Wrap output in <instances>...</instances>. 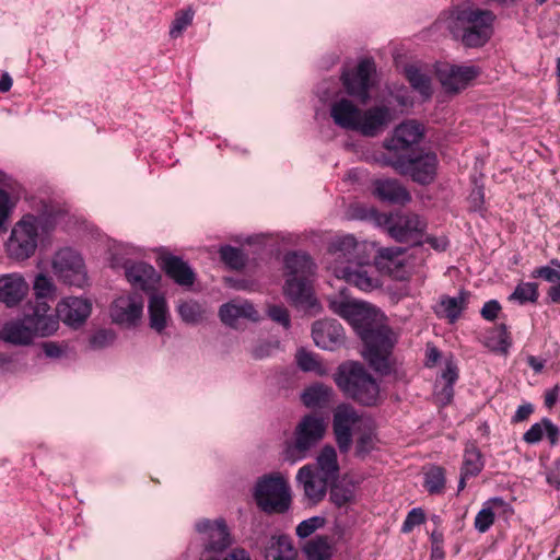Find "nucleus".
Instances as JSON below:
<instances>
[{"instance_id": "f257e3e1", "label": "nucleus", "mask_w": 560, "mask_h": 560, "mask_svg": "<svg viewBox=\"0 0 560 560\" xmlns=\"http://www.w3.org/2000/svg\"><path fill=\"white\" fill-rule=\"evenodd\" d=\"M332 311L347 319L363 340L365 350L363 357L378 373L386 375L390 372L388 358L396 343L393 330L375 320L376 311L370 304L355 300H334Z\"/></svg>"}, {"instance_id": "f03ea898", "label": "nucleus", "mask_w": 560, "mask_h": 560, "mask_svg": "<svg viewBox=\"0 0 560 560\" xmlns=\"http://www.w3.org/2000/svg\"><path fill=\"white\" fill-rule=\"evenodd\" d=\"M60 211L51 205H43L38 214H24L12 228L5 250L10 258L25 260L34 255L39 233L52 231L60 218Z\"/></svg>"}, {"instance_id": "7ed1b4c3", "label": "nucleus", "mask_w": 560, "mask_h": 560, "mask_svg": "<svg viewBox=\"0 0 560 560\" xmlns=\"http://www.w3.org/2000/svg\"><path fill=\"white\" fill-rule=\"evenodd\" d=\"M495 15L490 10L458 5L451 11L447 27L468 48L486 45L493 33Z\"/></svg>"}, {"instance_id": "20e7f679", "label": "nucleus", "mask_w": 560, "mask_h": 560, "mask_svg": "<svg viewBox=\"0 0 560 560\" xmlns=\"http://www.w3.org/2000/svg\"><path fill=\"white\" fill-rule=\"evenodd\" d=\"M50 306L45 302L32 306L31 313L7 322L0 330V339L15 346L30 345L35 337H47L57 331L59 322L49 313Z\"/></svg>"}, {"instance_id": "39448f33", "label": "nucleus", "mask_w": 560, "mask_h": 560, "mask_svg": "<svg viewBox=\"0 0 560 560\" xmlns=\"http://www.w3.org/2000/svg\"><path fill=\"white\" fill-rule=\"evenodd\" d=\"M334 381L345 396L362 406L373 407L380 401L378 383L358 361L341 363L334 374Z\"/></svg>"}, {"instance_id": "423d86ee", "label": "nucleus", "mask_w": 560, "mask_h": 560, "mask_svg": "<svg viewBox=\"0 0 560 560\" xmlns=\"http://www.w3.org/2000/svg\"><path fill=\"white\" fill-rule=\"evenodd\" d=\"M376 161L382 166L393 167L400 175L410 176L420 185H429L435 179L439 163L434 152H425L413 158L380 155Z\"/></svg>"}, {"instance_id": "0eeeda50", "label": "nucleus", "mask_w": 560, "mask_h": 560, "mask_svg": "<svg viewBox=\"0 0 560 560\" xmlns=\"http://www.w3.org/2000/svg\"><path fill=\"white\" fill-rule=\"evenodd\" d=\"M254 498L258 508L268 514H282L290 509L288 481L280 474L265 475L257 480Z\"/></svg>"}, {"instance_id": "6e6552de", "label": "nucleus", "mask_w": 560, "mask_h": 560, "mask_svg": "<svg viewBox=\"0 0 560 560\" xmlns=\"http://www.w3.org/2000/svg\"><path fill=\"white\" fill-rule=\"evenodd\" d=\"M326 425L323 418L315 415H306L302 418L294 431V441L287 445L284 459L295 463L305 458L324 436Z\"/></svg>"}, {"instance_id": "1a4fd4ad", "label": "nucleus", "mask_w": 560, "mask_h": 560, "mask_svg": "<svg viewBox=\"0 0 560 560\" xmlns=\"http://www.w3.org/2000/svg\"><path fill=\"white\" fill-rule=\"evenodd\" d=\"M365 243H360L353 235L337 236L330 241L326 253L327 268L334 272V267L364 265Z\"/></svg>"}, {"instance_id": "9d476101", "label": "nucleus", "mask_w": 560, "mask_h": 560, "mask_svg": "<svg viewBox=\"0 0 560 560\" xmlns=\"http://www.w3.org/2000/svg\"><path fill=\"white\" fill-rule=\"evenodd\" d=\"M389 235L397 242H411L422 244L421 237L427 229V221L417 213L399 212L392 214L387 220Z\"/></svg>"}, {"instance_id": "9b49d317", "label": "nucleus", "mask_w": 560, "mask_h": 560, "mask_svg": "<svg viewBox=\"0 0 560 560\" xmlns=\"http://www.w3.org/2000/svg\"><path fill=\"white\" fill-rule=\"evenodd\" d=\"M423 137V127L416 120H407L397 126L390 138L384 141L387 153L382 155L397 156L406 155L413 144H417Z\"/></svg>"}, {"instance_id": "f8f14e48", "label": "nucleus", "mask_w": 560, "mask_h": 560, "mask_svg": "<svg viewBox=\"0 0 560 560\" xmlns=\"http://www.w3.org/2000/svg\"><path fill=\"white\" fill-rule=\"evenodd\" d=\"M375 72V63L372 59H362L357 71H346L341 75V80L347 93L357 97L362 104L370 98V77Z\"/></svg>"}, {"instance_id": "ddd939ff", "label": "nucleus", "mask_w": 560, "mask_h": 560, "mask_svg": "<svg viewBox=\"0 0 560 560\" xmlns=\"http://www.w3.org/2000/svg\"><path fill=\"white\" fill-rule=\"evenodd\" d=\"M479 74L474 66L443 65L436 69V77L442 88L448 93H458Z\"/></svg>"}, {"instance_id": "4468645a", "label": "nucleus", "mask_w": 560, "mask_h": 560, "mask_svg": "<svg viewBox=\"0 0 560 560\" xmlns=\"http://www.w3.org/2000/svg\"><path fill=\"white\" fill-rule=\"evenodd\" d=\"M357 410L348 405H339L334 412L332 429L341 453H347L352 444V427L360 421Z\"/></svg>"}, {"instance_id": "2eb2a0df", "label": "nucleus", "mask_w": 560, "mask_h": 560, "mask_svg": "<svg viewBox=\"0 0 560 560\" xmlns=\"http://www.w3.org/2000/svg\"><path fill=\"white\" fill-rule=\"evenodd\" d=\"M143 312V300L141 296L122 295L114 300L110 305V317L114 323L120 325H135Z\"/></svg>"}, {"instance_id": "dca6fc26", "label": "nucleus", "mask_w": 560, "mask_h": 560, "mask_svg": "<svg viewBox=\"0 0 560 560\" xmlns=\"http://www.w3.org/2000/svg\"><path fill=\"white\" fill-rule=\"evenodd\" d=\"M393 121L390 108L385 105L362 110L357 131L365 137H375L383 132Z\"/></svg>"}, {"instance_id": "f3484780", "label": "nucleus", "mask_w": 560, "mask_h": 560, "mask_svg": "<svg viewBox=\"0 0 560 560\" xmlns=\"http://www.w3.org/2000/svg\"><path fill=\"white\" fill-rule=\"evenodd\" d=\"M312 336L317 347L335 350L345 342V331L336 319H322L314 323Z\"/></svg>"}, {"instance_id": "a211bd4d", "label": "nucleus", "mask_w": 560, "mask_h": 560, "mask_svg": "<svg viewBox=\"0 0 560 560\" xmlns=\"http://www.w3.org/2000/svg\"><path fill=\"white\" fill-rule=\"evenodd\" d=\"M296 481L302 486L305 497L317 503L322 501L326 494L327 487L334 481L315 471L311 465H305L299 469Z\"/></svg>"}, {"instance_id": "6ab92c4d", "label": "nucleus", "mask_w": 560, "mask_h": 560, "mask_svg": "<svg viewBox=\"0 0 560 560\" xmlns=\"http://www.w3.org/2000/svg\"><path fill=\"white\" fill-rule=\"evenodd\" d=\"M28 283L20 273H8L0 277V302L7 307H14L27 295Z\"/></svg>"}, {"instance_id": "aec40b11", "label": "nucleus", "mask_w": 560, "mask_h": 560, "mask_svg": "<svg viewBox=\"0 0 560 560\" xmlns=\"http://www.w3.org/2000/svg\"><path fill=\"white\" fill-rule=\"evenodd\" d=\"M355 266V269L352 266L334 267V275L364 292L380 288L381 282L377 277L371 275L368 269L363 268V265Z\"/></svg>"}, {"instance_id": "412c9836", "label": "nucleus", "mask_w": 560, "mask_h": 560, "mask_svg": "<svg viewBox=\"0 0 560 560\" xmlns=\"http://www.w3.org/2000/svg\"><path fill=\"white\" fill-rule=\"evenodd\" d=\"M312 278H287L283 292L287 299L296 307L311 308L315 306L311 285Z\"/></svg>"}, {"instance_id": "4be33fe9", "label": "nucleus", "mask_w": 560, "mask_h": 560, "mask_svg": "<svg viewBox=\"0 0 560 560\" xmlns=\"http://www.w3.org/2000/svg\"><path fill=\"white\" fill-rule=\"evenodd\" d=\"M160 267L168 278L180 287H191L196 280L192 269L178 256L171 254L162 256Z\"/></svg>"}, {"instance_id": "5701e85b", "label": "nucleus", "mask_w": 560, "mask_h": 560, "mask_svg": "<svg viewBox=\"0 0 560 560\" xmlns=\"http://www.w3.org/2000/svg\"><path fill=\"white\" fill-rule=\"evenodd\" d=\"M373 194L382 201L394 205H406L411 201V195L397 179L382 178L373 182Z\"/></svg>"}, {"instance_id": "b1692460", "label": "nucleus", "mask_w": 560, "mask_h": 560, "mask_svg": "<svg viewBox=\"0 0 560 560\" xmlns=\"http://www.w3.org/2000/svg\"><path fill=\"white\" fill-rule=\"evenodd\" d=\"M196 528L200 533L209 534V541L206 547L209 551H222L232 545L231 535L223 520H217L214 523L205 520L198 523Z\"/></svg>"}, {"instance_id": "393cba45", "label": "nucleus", "mask_w": 560, "mask_h": 560, "mask_svg": "<svg viewBox=\"0 0 560 560\" xmlns=\"http://www.w3.org/2000/svg\"><path fill=\"white\" fill-rule=\"evenodd\" d=\"M125 273L133 288L143 291L154 290L161 278L156 270L145 262H136L127 266Z\"/></svg>"}, {"instance_id": "a878e982", "label": "nucleus", "mask_w": 560, "mask_h": 560, "mask_svg": "<svg viewBox=\"0 0 560 560\" xmlns=\"http://www.w3.org/2000/svg\"><path fill=\"white\" fill-rule=\"evenodd\" d=\"M405 249L401 247H385L381 248L375 257L376 266L388 272L396 279L405 278V265L401 256Z\"/></svg>"}, {"instance_id": "bb28decb", "label": "nucleus", "mask_w": 560, "mask_h": 560, "mask_svg": "<svg viewBox=\"0 0 560 560\" xmlns=\"http://www.w3.org/2000/svg\"><path fill=\"white\" fill-rule=\"evenodd\" d=\"M361 112L360 108L347 98L339 100L330 108V115L337 126L354 131H357Z\"/></svg>"}, {"instance_id": "cd10ccee", "label": "nucleus", "mask_w": 560, "mask_h": 560, "mask_svg": "<svg viewBox=\"0 0 560 560\" xmlns=\"http://www.w3.org/2000/svg\"><path fill=\"white\" fill-rule=\"evenodd\" d=\"M298 550L287 535L272 536L264 549L265 560H295Z\"/></svg>"}, {"instance_id": "c85d7f7f", "label": "nucleus", "mask_w": 560, "mask_h": 560, "mask_svg": "<svg viewBox=\"0 0 560 560\" xmlns=\"http://www.w3.org/2000/svg\"><path fill=\"white\" fill-rule=\"evenodd\" d=\"M469 298L470 293L466 290H460L457 296L442 295L435 313L455 323L466 308Z\"/></svg>"}, {"instance_id": "c756f323", "label": "nucleus", "mask_w": 560, "mask_h": 560, "mask_svg": "<svg viewBox=\"0 0 560 560\" xmlns=\"http://www.w3.org/2000/svg\"><path fill=\"white\" fill-rule=\"evenodd\" d=\"M306 560H332L336 551L335 540L327 535H317L303 547Z\"/></svg>"}, {"instance_id": "7c9ffc66", "label": "nucleus", "mask_w": 560, "mask_h": 560, "mask_svg": "<svg viewBox=\"0 0 560 560\" xmlns=\"http://www.w3.org/2000/svg\"><path fill=\"white\" fill-rule=\"evenodd\" d=\"M219 316L221 320L229 326H235L238 318H248L254 322L259 319L258 312L255 310L253 304L248 302L235 303L229 302L223 304L219 310Z\"/></svg>"}, {"instance_id": "2f4dec72", "label": "nucleus", "mask_w": 560, "mask_h": 560, "mask_svg": "<svg viewBox=\"0 0 560 560\" xmlns=\"http://www.w3.org/2000/svg\"><path fill=\"white\" fill-rule=\"evenodd\" d=\"M288 278H312L316 266L305 253H290L284 258Z\"/></svg>"}, {"instance_id": "473e14b6", "label": "nucleus", "mask_w": 560, "mask_h": 560, "mask_svg": "<svg viewBox=\"0 0 560 560\" xmlns=\"http://www.w3.org/2000/svg\"><path fill=\"white\" fill-rule=\"evenodd\" d=\"M334 389L330 386L324 384H316L306 388L301 399L303 404L308 408H324L331 401Z\"/></svg>"}, {"instance_id": "72a5a7b5", "label": "nucleus", "mask_w": 560, "mask_h": 560, "mask_svg": "<svg viewBox=\"0 0 560 560\" xmlns=\"http://www.w3.org/2000/svg\"><path fill=\"white\" fill-rule=\"evenodd\" d=\"M315 471L332 481L337 480L339 464L336 450L332 446L326 445L322 448L317 456V468Z\"/></svg>"}, {"instance_id": "f704fd0d", "label": "nucleus", "mask_w": 560, "mask_h": 560, "mask_svg": "<svg viewBox=\"0 0 560 560\" xmlns=\"http://www.w3.org/2000/svg\"><path fill=\"white\" fill-rule=\"evenodd\" d=\"M150 327L158 332L166 327L167 305L164 296L152 294L149 301Z\"/></svg>"}, {"instance_id": "c9c22d12", "label": "nucleus", "mask_w": 560, "mask_h": 560, "mask_svg": "<svg viewBox=\"0 0 560 560\" xmlns=\"http://www.w3.org/2000/svg\"><path fill=\"white\" fill-rule=\"evenodd\" d=\"M405 74L411 88L419 92L424 100L432 96L431 79L425 72L410 65L405 68Z\"/></svg>"}, {"instance_id": "e433bc0d", "label": "nucleus", "mask_w": 560, "mask_h": 560, "mask_svg": "<svg viewBox=\"0 0 560 560\" xmlns=\"http://www.w3.org/2000/svg\"><path fill=\"white\" fill-rule=\"evenodd\" d=\"M354 485L352 482L330 483L329 500L337 508H346L354 501Z\"/></svg>"}, {"instance_id": "4c0bfd02", "label": "nucleus", "mask_w": 560, "mask_h": 560, "mask_svg": "<svg viewBox=\"0 0 560 560\" xmlns=\"http://www.w3.org/2000/svg\"><path fill=\"white\" fill-rule=\"evenodd\" d=\"M33 291L36 298L35 305H38L39 302H45L47 305L49 300L55 299L56 296V287L52 283L51 279H49L44 273H38L35 277L33 282Z\"/></svg>"}, {"instance_id": "58836bf2", "label": "nucleus", "mask_w": 560, "mask_h": 560, "mask_svg": "<svg viewBox=\"0 0 560 560\" xmlns=\"http://www.w3.org/2000/svg\"><path fill=\"white\" fill-rule=\"evenodd\" d=\"M511 337L506 325L500 324L488 337L487 346L494 352L506 354L511 347Z\"/></svg>"}, {"instance_id": "ea45409f", "label": "nucleus", "mask_w": 560, "mask_h": 560, "mask_svg": "<svg viewBox=\"0 0 560 560\" xmlns=\"http://www.w3.org/2000/svg\"><path fill=\"white\" fill-rule=\"evenodd\" d=\"M180 318L187 324H198L205 318L203 307L196 301H183L177 306Z\"/></svg>"}, {"instance_id": "a19ab883", "label": "nucleus", "mask_w": 560, "mask_h": 560, "mask_svg": "<svg viewBox=\"0 0 560 560\" xmlns=\"http://www.w3.org/2000/svg\"><path fill=\"white\" fill-rule=\"evenodd\" d=\"M483 463L481 453L475 446L467 447L464 453V460L460 472L465 476H477L482 469Z\"/></svg>"}, {"instance_id": "79ce46f5", "label": "nucleus", "mask_w": 560, "mask_h": 560, "mask_svg": "<svg viewBox=\"0 0 560 560\" xmlns=\"http://www.w3.org/2000/svg\"><path fill=\"white\" fill-rule=\"evenodd\" d=\"M296 362L299 368L305 372H314L317 375H326L327 369L322 364L316 357L304 349H300L296 352Z\"/></svg>"}, {"instance_id": "37998d69", "label": "nucleus", "mask_w": 560, "mask_h": 560, "mask_svg": "<svg viewBox=\"0 0 560 560\" xmlns=\"http://www.w3.org/2000/svg\"><path fill=\"white\" fill-rule=\"evenodd\" d=\"M92 312V301L88 298H72V329L82 325Z\"/></svg>"}, {"instance_id": "c03bdc74", "label": "nucleus", "mask_w": 560, "mask_h": 560, "mask_svg": "<svg viewBox=\"0 0 560 560\" xmlns=\"http://www.w3.org/2000/svg\"><path fill=\"white\" fill-rule=\"evenodd\" d=\"M442 378L445 381V385L439 393V396L441 397V399L444 404H448V402H451L453 395H454L453 385L456 382V380L458 378L457 368L454 363L448 362L446 364V368H445L444 372L442 373Z\"/></svg>"}, {"instance_id": "a18cd8bd", "label": "nucleus", "mask_w": 560, "mask_h": 560, "mask_svg": "<svg viewBox=\"0 0 560 560\" xmlns=\"http://www.w3.org/2000/svg\"><path fill=\"white\" fill-rule=\"evenodd\" d=\"M424 486L430 493H440L445 487V470L440 466H432L425 472Z\"/></svg>"}, {"instance_id": "49530a36", "label": "nucleus", "mask_w": 560, "mask_h": 560, "mask_svg": "<svg viewBox=\"0 0 560 560\" xmlns=\"http://www.w3.org/2000/svg\"><path fill=\"white\" fill-rule=\"evenodd\" d=\"M90 285V279L83 258L72 253V287L84 289Z\"/></svg>"}, {"instance_id": "de8ad7c7", "label": "nucleus", "mask_w": 560, "mask_h": 560, "mask_svg": "<svg viewBox=\"0 0 560 560\" xmlns=\"http://www.w3.org/2000/svg\"><path fill=\"white\" fill-rule=\"evenodd\" d=\"M52 270L54 273L62 279L65 282H68L70 279V249L63 248L59 250L54 259H52Z\"/></svg>"}, {"instance_id": "09e8293b", "label": "nucleus", "mask_w": 560, "mask_h": 560, "mask_svg": "<svg viewBox=\"0 0 560 560\" xmlns=\"http://www.w3.org/2000/svg\"><path fill=\"white\" fill-rule=\"evenodd\" d=\"M538 299V285L534 282L520 283L514 292L511 294L510 300L518 301L521 304L526 302H536Z\"/></svg>"}, {"instance_id": "8fccbe9b", "label": "nucleus", "mask_w": 560, "mask_h": 560, "mask_svg": "<svg viewBox=\"0 0 560 560\" xmlns=\"http://www.w3.org/2000/svg\"><path fill=\"white\" fill-rule=\"evenodd\" d=\"M194 14L195 12L191 8L177 12L170 28V36L173 38L179 37L183 31L191 24Z\"/></svg>"}, {"instance_id": "3c124183", "label": "nucleus", "mask_w": 560, "mask_h": 560, "mask_svg": "<svg viewBox=\"0 0 560 560\" xmlns=\"http://www.w3.org/2000/svg\"><path fill=\"white\" fill-rule=\"evenodd\" d=\"M221 259L231 268L240 269L244 266V255L241 249L232 246L220 248Z\"/></svg>"}, {"instance_id": "603ef678", "label": "nucleus", "mask_w": 560, "mask_h": 560, "mask_svg": "<svg viewBox=\"0 0 560 560\" xmlns=\"http://www.w3.org/2000/svg\"><path fill=\"white\" fill-rule=\"evenodd\" d=\"M375 444V434L372 431L363 432L355 443V456L364 458L374 450Z\"/></svg>"}, {"instance_id": "864d4df0", "label": "nucleus", "mask_w": 560, "mask_h": 560, "mask_svg": "<svg viewBox=\"0 0 560 560\" xmlns=\"http://www.w3.org/2000/svg\"><path fill=\"white\" fill-rule=\"evenodd\" d=\"M14 207L15 202L11 199L10 195L5 190L0 189V232L7 231V222Z\"/></svg>"}, {"instance_id": "5fc2aeb1", "label": "nucleus", "mask_w": 560, "mask_h": 560, "mask_svg": "<svg viewBox=\"0 0 560 560\" xmlns=\"http://www.w3.org/2000/svg\"><path fill=\"white\" fill-rule=\"evenodd\" d=\"M552 266H557L559 269H555L551 266H542L539 268H536L532 272L533 278H542L548 282L551 283H559L560 282V262L557 259H552L550 261Z\"/></svg>"}, {"instance_id": "6e6d98bb", "label": "nucleus", "mask_w": 560, "mask_h": 560, "mask_svg": "<svg viewBox=\"0 0 560 560\" xmlns=\"http://www.w3.org/2000/svg\"><path fill=\"white\" fill-rule=\"evenodd\" d=\"M325 518L320 516H313L302 521L295 528V533L300 538H306L311 536L315 530L323 527Z\"/></svg>"}, {"instance_id": "4d7b16f0", "label": "nucleus", "mask_w": 560, "mask_h": 560, "mask_svg": "<svg viewBox=\"0 0 560 560\" xmlns=\"http://www.w3.org/2000/svg\"><path fill=\"white\" fill-rule=\"evenodd\" d=\"M495 515L491 508L481 509L475 517V528L479 533H486L494 523Z\"/></svg>"}, {"instance_id": "13d9d810", "label": "nucleus", "mask_w": 560, "mask_h": 560, "mask_svg": "<svg viewBox=\"0 0 560 560\" xmlns=\"http://www.w3.org/2000/svg\"><path fill=\"white\" fill-rule=\"evenodd\" d=\"M115 334L112 330L102 329L96 331L90 338V347L92 349H102L113 343Z\"/></svg>"}, {"instance_id": "bf43d9fd", "label": "nucleus", "mask_w": 560, "mask_h": 560, "mask_svg": "<svg viewBox=\"0 0 560 560\" xmlns=\"http://www.w3.org/2000/svg\"><path fill=\"white\" fill-rule=\"evenodd\" d=\"M424 521H425V515H424L423 510L420 508L412 509L408 513V515L402 524V532L409 533L413 529L415 526L424 523Z\"/></svg>"}, {"instance_id": "052dcab7", "label": "nucleus", "mask_w": 560, "mask_h": 560, "mask_svg": "<svg viewBox=\"0 0 560 560\" xmlns=\"http://www.w3.org/2000/svg\"><path fill=\"white\" fill-rule=\"evenodd\" d=\"M268 316L276 323L281 324L284 328L290 327V316L285 307L280 305H271L268 307Z\"/></svg>"}, {"instance_id": "680f3d73", "label": "nucleus", "mask_w": 560, "mask_h": 560, "mask_svg": "<svg viewBox=\"0 0 560 560\" xmlns=\"http://www.w3.org/2000/svg\"><path fill=\"white\" fill-rule=\"evenodd\" d=\"M545 432V425H544V419L541 422L534 423L523 435V440L528 444H535L538 443L544 435Z\"/></svg>"}, {"instance_id": "e2e57ef3", "label": "nucleus", "mask_w": 560, "mask_h": 560, "mask_svg": "<svg viewBox=\"0 0 560 560\" xmlns=\"http://www.w3.org/2000/svg\"><path fill=\"white\" fill-rule=\"evenodd\" d=\"M500 311V303L497 300H490L485 303L480 313L485 319L494 320L498 317Z\"/></svg>"}, {"instance_id": "0e129e2a", "label": "nucleus", "mask_w": 560, "mask_h": 560, "mask_svg": "<svg viewBox=\"0 0 560 560\" xmlns=\"http://www.w3.org/2000/svg\"><path fill=\"white\" fill-rule=\"evenodd\" d=\"M278 348V342H270V341H264V342H260L259 345H257L252 353L254 355V358L256 359H264L266 357H269L273 350H276Z\"/></svg>"}, {"instance_id": "69168bd1", "label": "nucleus", "mask_w": 560, "mask_h": 560, "mask_svg": "<svg viewBox=\"0 0 560 560\" xmlns=\"http://www.w3.org/2000/svg\"><path fill=\"white\" fill-rule=\"evenodd\" d=\"M422 243L429 244L434 250L438 252H444L448 246V240L446 236L429 235Z\"/></svg>"}, {"instance_id": "338daca9", "label": "nucleus", "mask_w": 560, "mask_h": 560, "mask_svg": "<svg viewBox=\"0 0 560 560\" xmlns=\"http://www.w3.org/2000/svg\"><path fill=\"white\" fill-rule=\"evenodd\" d=\"M545 432L551 445L557 444L560 431L549 419L544 418Z\"/></svg>"}, {"instance_id": "774afa93", "label": "nucleus", "mask_w": 560, "mask_h": 560, "mask_svg": "<svg viewBox=\"0 0 560 560\" xmlns=\"http://www.w3.org/2000/svg\"><path fill=\"white\" fill-rule=\"evenodd\" d=\"M547 481L549 485L560 488V462L556 463V468L550 470L547 475Z\"/></svg>"}]
</instances>
